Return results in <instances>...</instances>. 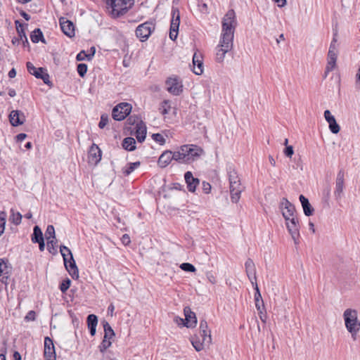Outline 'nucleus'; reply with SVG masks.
Here are the masks:
<instances>
[{"label": "nucleus", "mask_w": 360, "mask_h": 360, "mask_svg": "<svg viewBox=\"0 0 360 360\" xmlns=\"http://www.w3.org/2000/svg\"><path fill=\"white\" fill-rule=\"evenodd\" d=\"M356 87L360 89V72H359L356 75Z\"/></svg>", "instance_id": "13d9d810"}, {"label": "nucleus", "mask_w": 360, "mask_h": 360, "mask_svg": "<svg viewBox=\"0 0 360 360\" xmlns=\"http://www.w3.org/2000/svg\"><path fill=\"white\" fill-rule=\"evenodd\" d=\"M14 360H21V356L18 352H15L13 354Z\"/></svg>", "instance_id": "69168bd1"}, {"label": "nucleus", "mask_w": 360, "mask_h": 360, "mask_svg": "<svg viewBox=\"0 0 360 360\" xmlns=\"http://www.w3.org/2000/svg\"><path fill=\"white\" fill-rule=\"evenodd\" d=\"M131 110V105L128 103H121L117 105L112 112V118L117 121L123 120Z\"/></svg>", "instance_id": "6e6552de"}, {"label": "nucleus", "mask_w": 360, "mask_h": 360, "mask_svg": "<svg viewBox=\"0 0 360 360\" xmlns=\"http://www.w3.org/2000/svg\"><path fill=\"white\" fill-rule=\"evenodd\" d=\"M285 225L295 244L299 243L300 224L297 217H293L285 221Z\"/></svg>", "instance_id": "9b49d317"}, {"label": "nucleus", "mask_w": 360, "mask_h": 360, "mask_svg": "<svg viewBox=\"0 0 360 360\" xmlns=\"http://www.w3.org/2000/svg\"><path fill=\"white\" fill-rule=\"evenodd\" d=\"M60 25L63 32L69 37L75 36V26L73 23L65 18H60Z\"/></svg>", "instance_id": "a211bd4d"}, {"label": "nucleus", "mask_w": 360, "mask_h": 360, "mask_svg": "<svg viewBox=\"0 0 360 360\" xmlns=\"http://www.w3.org/2000/svg\"><path fill=\"white\" fill-rule=\"evenodd\" d=\"M6 213L0 211V225H6Z\"/></svg>", "instance_id": "6e6d98bb"}, {"label": "nucleus", "mask_w": 360, "mask_h": 360, "mask_svg": "<svg viewBox=\"0 0 360 360\" xmlns=\"http://www.w3.org/2000/svg\"><path fill=\"white\" fill-rule=\"evenodd\" d=\"M121 240L124 245H129L131 242L129 235L126 233L122 236Z\"/></svg>", "instance_id": "5fc2aeb1"}, {"label": "nucleus", "mask_w": 360, "mask_h": 360, "mask_svg": "<svg viewBox=\"0 0 360 360\" xmlns=\"http://www.w3.org/2000/svg\"><path fill=\"white\" fill-rule=\"evenodd\" d=\"M27 135L25 134L21 133L17 135V140L19 141H23L26 138Z\"/></svg>", "instance_id": "680f3d73"}, {"label": "nucleus", "mask_w": 360, "mask_h": 360, "mask_svg": "<svg viewBox=\"0 0 360 360\" xmlns=\"http://www.w3.org/2000/svg\"><path fill=\"white\" fill-rule=\"evenodd\" d=\"M25 319L27 321H34L35 312L34 311H30L25 317Z\"/></svg>", "instance_id": "603ef678"}, {"label": "nucleus", "mask_w": 360, "mask_h": 360, "mask_svg": "<svg viewBox=\"0 0 360 360\" xmlns=\"http://www.w3.org/2000/svg\"><path fill=\"white\" fill-rule=\"evenodd\" d=\"M76 58L78 61L84 60L85 58L90 60L91 59V56L89 54H86L84 51H82L77 54Z\"/></svg>", "instance_id": "49530a36"}, {"label": "nucleus", "mask_w": 360, "mask_h": 360, "mask_svg": "<svg viewBox=\"0 0 360 360\" xmlns=\"http://www.w3.org/2000/svg\"><path fill=\"white\" fill-rule=\"evenodd\" d=\"M193 63L194 66L193 72L197 75H200L203 72V62L201 53H195L193 57Z\"/></svg>", "instance_id": "b1692460"}, {"label": "nucleus", "mask_w": 360, "mask_h": 360, "mask_svg": "<svg viewBox=\"0 0 360 360\" xmlns=\"http://www.w3.org/2000/svg\"><path fill=\"white\" fill-rule=\"evenodd\" d=\"M324 117L326 120L329 124V129L330 131L333 134H338L340 130V127L337 123L335 117L331 115L330 110H325Z\"/></svg>", "instance_id": "412c9836"}, {"label": "nucleus", "mask_w": 360, "mask_h": 360, "mask_svg": "<svg viewBox=\"0 0 360 360\" xmlns=\"http://www.w3.org/2000/svg\"><path fill=\"white\" fill-rule=\"evenodd\" d=\"M172 20L170 25L169 38L174 41L178 35L179 27L180 24V13L177 8H172Z\"/></svg>", "instance_id": "9d476101"}, {"label": "nucleus", "mask_w": 360, "mask_h": 360, "mask_svg": "<svg viewBox=\"0 0 360 360\" xmlns=\"http://www.w3.org/2000/svg\"><path fill=\"white\" fill-rule=\"evenodd\" d=\"M171 108L170 105V101L168 100H165L160 105V107L159 108L160 112L162 115H167L169 113V110Z\"/></svg>", "instance_id": "c9c22d12"}, {"label": "nucleus", "mask_w": 360, "mask_h": 360, "mask_svg": "<svg viewBox=\"0 0 360 360\" xmlns=\"http://www.w3.org/2000/svg\"><path fill=\"white\" fill-rule=\"evenodd\" d=\"M200 336H203V341L210 343L212 341L210 330H208V325L206 321L201 320L200 322Z\"/></svg>", "instance_id": "a878e982"}, {"label": "nucleus", "mask_w": 360, "mask_h": 360, "mask_svg": "<svg viewBox=\"0 0 360 360\" xmlns=\"http://www.w3.org/2000/svg\"><path fill=\"white\" fill-rule=\"evenodd\" d=\"M152 138L155 141L159 143L160 145H164L165 143V139L161 134H153L152 135Z\"/></svg>", "instance_id": "79ce46f5"}, {"label": "nucleus", "mask_w": 360, "mask_h": 360, "mask_svg": "<svg viewBox=\"0 0 360 360\" xmlns=\"http://www.w3.org/2000/svg\"><path fill=\"white\" fill-rule=\"evenodd\" d=\"M20 14L25 20L27 21L30 20V16L24 11H21Z\"/></svg>", "instance_id": "052dcab7"}, {"label": "nucleus", "mask_w": 360, "mask_h": 360, "mask_svg": "<svg viewBox=\"0 0 360 360\" xmlns=\"http://www.w3.org/2000/svg\"><path fill=\"white\" fill-rule=\"evenodd\" d=\"M16 75V71L14 68H12L9 72H8V77L10 78H13L15 77Z\"/></svg>", "instance_id": "0e129e2a"}, {"label": "nucleus", "mask_w": 360, "mask_h": 360, "mask_svg": "<svg viewBox=\"0 0 360 360\" xmlns=\"http://www.w3.org/2000/svg\"><path fill=\"white\" fill-rule=\"evenodd\" d=\"M60 252L63 256L65 269L72 278L79 277V271L70 250L65 245L60 247Z\"/></svg>", "instance_id": "20e7f679"}, {"label": "nucleus", "mask_w": 360, "mask_h": 360, "mask_svg": "<svg viewBox=\"0 0 360 360\" xmlns=\"http://www.w3.org/2000/svg\"><path fill=\"white\" fill-rule=\"evenodd\" d=\"M172 160V153L169 150H166L160 156L158 163L160 167H166Z\"/></svg>", "instance_id": "cd10ccee"}, {"label": "nucleus", "mask_w": 360, "mask_h": 360, "mask_svg": "<svg viewBox=\"0 0 360 360\" xmlns=\"http://www.w3.org/2000/svg\"><path fill=\"white\" fill-rule=\"evenodd\" d=\"M278 7H283L286 4V0H273Z\"/></svg>", "instance_id": "bf43d9fd"}, {"label": "nucleus", "mask_w": 360, "mask_h": 360, "mask_svg": "<svg viewBox=\"0 0 360 360\" xmlns=\"http://www.w3.org/2000/svg\"><path fill=\"white\" fill-rule=\"evenodd\" d=\"M9 119L11 124L14 127L22 124L25 120L24 114L19 110H12Z\"/></svg>", "instance_id": "4be33fe9"}, {"label": "nucleus", "mask_w": 360, "mask_h": 360, "mask_svg": "<svg viewBox=\"0 0 360 360\" xmlns=\"http://www.w3.org/2000/svg\"><path fill=\"white\" fill-rule=\"evenodd\" d=\"M8 94L11 97H14L16 95V92H15V89H10L8 90Z\"/></svg>", "instance_id": "774afa93"}, {"label": "nucleus", "mask_w": 360, "mask_h": 360, "mask_svg": "<svg viewBox=\"0 0 360 360\" xmlns=\"http://www.w3.org/2000/svg\"><path fill=\"white\" fill-rule=\"evenodd\" d=\"M46 70L41 68V71H37V72H34V76L37 78V79H40L41 77L42 76V74L44 73Z\"/></svg>", "instance_id": "4d7b16f0"}, {"label": "nucleus", "mask_w": 360, "mask_h": 360, "mask_svg": "<svg viewBox=\"0 0 360 360\" xmlns=\"http://www.w3.org/2000/svg\"><path fill=\"white\" fill-rule=\"evenodd\" d=\"M180 268L183 271H188V272H195L196 270L195 267L190 263H182L180 265Z\"/></svg>", "instance_id": "58836bf2"}, {"label": "nucleus", "mask_w": 360, "mask_h": 360, "mask_svg": "<svg viewBox=\"0 0 360 360\" xmlns=\"http://www.w3.org/2000/svg\"><path fill=\"white\" fill-rule=\"evenodd\" d=\"M122 147L129 151H133L136 148V141L132 137H127L122 141Z\"/></svg>", "instance_id": "7c9ffc66"}, {"label": "nucleus", "mask_w": 360, "mask_h": 360, "mask_svg": "<svg viewBox=\"0 0 360 360\" xmlns=\"http://www.w3.org/2000/svg\"><path fill=\"white\" fill-rule=\"evenodd\" d=\"M108 120H109V118H108V115L103 114L101 117V120L99 122L98 127L101 129H103L108 123Z\"/></svg>", "instance_id": "c03bdc74"}, {"label": "nucleus", "mask_w": 360, "mask_h": 360, "mask_svg": "<svg viewBox=\"0 0 360 360\" xmlns=\"http://www.w3.org/2000/svg\"><path fill=\"white\" fill-rule=\"evenodd\" d=\"M175 321L176 322L177 324H183L184 325V323H185V319H183L181 318H179V317H176Z\"/></svg>", "instance_id": "338daca9"}, {"label": "nucleus", "mask_w": 360, "mask_h": 360, "mask_svg": "<svg viewBox=\"0 0 360 360\" xmlns=\"http://www.w3.org/2000/svg\"><path fill=\"white\" fill-rule=\"evenodd\" d=\"M102 152L98 146L93 143L88 153L89 162L92 165H97L101 160Z\"/></svg>", "instance_id": "2eb2a0df"}, {"label": "nucleus", "mask_w": 360, "mask_h": 360, "mask_svg": "<svg viewBox=\"0 0 360 360\" xmlns=\"http://www.w3.org/2000/svg\"><path fill=\"white\" fill-rule=\"evenodd\" d=\"M185 157V153L182 152V146L180 147L178 151L172 153V160L179 162L186 163Z\"/></svg>", "instance_id": "f704fd0d"}, {"label": "nucleus", "mask_w": 360, "mask_h": 360, "mask_svg": "<svg viewBox=\"0 0 360 360\" xmlns=\"http://www.w3.org/2000/svg\"><path fill=\"white\" fill-rule=\"evenodd\" d=\"M186 183L187 184L188 190L190 192H194L197 186L199 184L200 181L197 178H194L191 172H186L184 174Z\"/></svg>", "instance_id": "393cba45"}, {"label": "nucleus", "mask_w": 360, "mask_h": 360, "mask_svg": "<svg viewBox=\"0 0 360 360\" xmlns=\"http://www.w3.org/2000/svg\"><path fill=\"white\" fill-rule=\"evenodd\" d=\"M299 198L302 204L304 214L307 217L311 216L314 214V210L311 207L308 199L303 195H300Z\"/></svg>", "instance_id": "c85d7f7f"}, {"label": "nucleus", "mask_w": 360, "mask_h": 360, "mask_svg": "<svg viewBox=\"0 0 360 360\" xmlns=\"http://www.w3.org/2000/svg\"><path fill=\"white\" fill-rule=\"evenodd\" d=\"M57 244V240L56 239H50L47 240V247L48 250L50 252H52V249L54 250L55 246Z\"/></svg>", "instance_id": "de8ad7c7"}, {"label": "nucleus", "mask_w": 360, "mask_h": 360, "mask_svg": "<svg viewBox=\"0 0 360 360\" xmlns=\"http://www.w3.org/2000/svg\"><path fill=\"white\" fill-rule=\"evenodd\" d=\"M245 268L248 278L252 283V285L255 286V283H257V276L255 264L252 259L249 258L246 260L245 263Z\"/></svg>", "instance_id": "f3484780"}, {"label": "nucleus", "mask_w": 360, "mask_h": 360, "mask_svg": "<svg viewBox=\"0 0 360 360\" xmlns=\"http://www.w3.org/2000/svg\"><path fill=\"white\" fill-rule=\"evenodd\" d=\"M136 138L139 142H143L146 136V127L141 120L136 119Z\"/></svg>", "instance_id": "5701e85b"}, {"label": "nucleus", "mask_w": 360, "mask_h": 360, "mask_svg": "<svg viewBox=\"0 0 360 360\" xmlns=\"http://www.w3.org/2000/svg\"><path fill=\"white\" fill-rule=\"evenodd\" d=\"M22 217V214L20 212H13L12 214V222L15 225H18L21 223Z\"/></svg>", "instance_id": "37998d69"}, {"label": "nucleus", "mask_w": 360, "mask_h": 360, "mask_svg": "<svg viewBox=\"0 0 360 360\" xmlns=\"http://www.w3.org/2000/svg\"><path fill=\"white\" fill-rule=\"evenodd\" d=\"M184 312L185 315V323H184V326L187 328L195 327L197 323L195 314L188 307L184 308Z\"/></svg>", "instance_id": "6ab92c4d"}, {"label": "nucleus", "mask_w": 360, "mask_h": 360, "mask_svg": "<svg viewBox=\"0 0 360 360\" xmlns=\"http://www.w3.org/2000/svg\"><path fill=\"white\" fill-rule=\"evenodd\" d=\"M77 72L80 77H83L86 73L87 71V65L84 63H79L77 65Z\"/></svg>", "instance_id": "ea45409f"}, {"label": "nucleus", "mask_w": 360, "mask_h": 360, "mask_svg": "<svg viewBox=\"0 0 360 360\" xmlns=\"http://www.w3.org/2000/svg\"><path fill=\"white\" fill-rule=\"evenodd\" d=\"M44 239L43 233L41 229L38 226H35L33 229V233L32 235V241L34 243L39 242Z\"/></svg>", "instance_id": "473e14b6"}, {"label": "nucleus", "mask_w": 360, "mask_h": 360, "mask_svg": "<svg viewBox=\"0 0 360 360\" xmlns=\"http://www.w3.org/2000/svg\"><path fill=\"white\" fill-rule=\"evenodd\" d=\"M131 0H108L107 4L111 8L113 17H119L125 14L131 7Z\"/></svg>", "instance_id": "39448f33"}, {"label": "nucleus", "mask_w": 360, "mask_h": 360, "mask_svg": "<svg viewBox=\"0 0 360 360\" xmlns=\"http://www.w3.org/2000/svg\"><path fill=\"white\" fill-rule=\"evenodd\" d=\"M294 153L293 148L292 146H287L284 150V154L288 157L291 158Z\"/></svg>", "instance_id": "8fccbe9b"}, {"label": "nucleus", "mask_w": 360, "mask_h": 360, "mask_svg": "<svg viewBox=\"0 0 360 360\" xmlns=\"http://www.w3.org/2000/svg\"><path fill=\"white\" fill-rule=\"evenodd\" d=\"M30 39L33 43H38L39 41L45 43L43 33L39 28L35 29L30 34Z\"/></svg>", "instance_id": "2f4dec72"}, {"label": "nucleus", "mask_w": 360, "mask_h": 360, "mask_svg": "<svg viewBox=\"0 0 360 360\" xmlns=\"http://www.w3.org/2000/svg\"><path fill=\"white\" fill-rule=\"evenodd\" d=\"M140 165L141 162L139 161L129 163L127 167L122 169L123 174L125 176H129L136 168L139 167Z\"/></svg>", "instance_id": "72a5a7b5"}, {"label": "nucleus", "mask_w": 360, "mask_h": 360, "mask_svg": "<svg viewBox=\"0 0 360 360\" xmlns=\"http://www.w3.org/2000/svg\"><path fill=\"white\" fill-rule=\"evenodd\" d=\"M40 79H41L43 80V82H44L46 84H47V85H49V86H52V83H51V81H50V79H49V74L46 72V71L44 73H43V74H42V76L41 77V78H40Z\"/></svg>", "instance_id": "09e8293b"}, {"label": "nucleus", "mask_w": 360, "mask_h": 360, "mask_svg": "<svg viewBox=\"0 0 360 360\" xmlns=\"http://www.w3.org/2000/svg\"><path fill=\"white\" fill-rule=\"evenodd\" d=\"M44 357L46 360H56L54 345L49 337L44 338Z\"/></svg>", "instance_id": "dca6fc26"}, {"label": "nucleus", "mask_w": 360, "mask_h": 360, "mask_svg": "<svg viewBox=\"0 0 360 360\" xmlns=\"http://www.w3.org/2000/svg\"><path fill=\"white\" fill-rule=\"evenodd\" d=\"M202 190L205 193H209L211 191V185L205 181L202 182Z\"/></svg>", "instance_id": "3c124183"}, {"label": "nucleus", "mask_w": 360, "mask_h": 360, "mask_svg": "<svg viewBox=\"0 0 360 360\" xmlns=\"http://www.w3.org/2000/svg\"><path fill=\"white\" fill-rule=\"evenodd\" d=\"M343 319L345 328L355 340L360 330V321L358 319L357 311L350 308L347 309L343 313Z\"/></svg>", "instance_id": "f03ea898"}, {"label": "nucleus", "mask_w": 360, "mask_h": 360, "mask_svg": "<svg viewBox=\"0 0 360 360\" xmlns=\"http://www.w3.org/2000/svg\"><path fill=\"white\" fill-rule=\"evenodd\" d=\"M45 236L47 240L50 239H56L55 229L53 225H49L45 232Z\"/></svg>", "instance_id": "e433bc0d"}, {"label": "nucleus", "mask_w": 360, "mask_h": 360, "mask_svg": "<svg viewBox=\"0 0 360 360\" xmlns=\"http://www.w3.org/2000/svg\"><path fill=\"white\" fill-rule=\"evenodd\" d=\"M11 272L8 273V274L1 275V278L0 279L1 282L4 283L5 285H7L8 283L9 278L11 276Z\"/></svg>", "instance_id": "864d4df0"}, {"label": "nucleus", "mask_w": 360, "mask_h": 360, "mask_svg": "<svg viewBox=\"0 0 360 360\" xmlns=\"http://www.w3.org/2000/svg\"><path fill=\"white\" fill-rule=\"evenodd\" d=\"M344 189V172L340 171L335 180V189L334 195L337 199H340Z\"/></svg>", "instance_id": "aec40b11"}, {"label": "nucleus", "mask_w": 360, "mask_h": 360, "mask_svg": "<svg viewBox=\"0 0 360 360\" xmlns=\"http://www.w3.org/2000/svg\"><path fill=\"white\" fill-rule=\"evenodd\" d=\"M37 243H39V248L40 251H44V248H45V244H44V239L42 240H40L39 242H37Z\"/></svg>", "instance_id": "e2e57ef3"}, {"label": "nucleus", "mask_w": 360, "mask_h": 360, "mask_svg": "<svg viewBox=\"0 0 360 360\" xmlns=\"http://www.w3.org/2000/svg\"><path fill=\"white\" fill-rule=\"evenodd\" d=\"M166 86L167 91L175 96L179 95L183 91V86L176 77L168 78Z\"/></svg>", "instance_id": "4468645a"}, {"label": "nucleus", "mask_w": 360, "mask_h": 360, "mask_svg": "<svg viewBox=\"0 0 360 360\" xmlns=\"http://www.w3.org/2000/svg\"><path fill=\"white\" fill-rule=\"evenodd\" d=\"M283 217H284L285 221H288V219L297 217L295 216V206L290 202L286 198H283L281 202L280 206Z\"/></svg>", "instance_id": "f8f14e48"}, {"label": "nucleus", "mask_w": 360, "mask_h": 360, "mask_svg": "<svg viewBox=\"0 0 360 360\" xmlns=\"http://www.w3.org/2000/svg\"><path fill=\"white\" fill-rule=\"evenodd\" d=\"M335 34L334 37L330 44L329 51L328 53V63L326 67L325 77H327V74L332 71L336 65V60L338 58V49L337 44V39Z\"/></svg>", "instance_id": "0eeeda50"}, {"label": "nucleus", "mask_w": 360, "mask_h": 360, "mask_svg": "<svg viewBox=\"0 0 360 360\" xmlns=\"http://www.w3.org/2000/svg\"><path fill=\"white\" fill-rule=\"evenodd\" d=\"M71 283V281L69 278H66L63 281V282L60 285V290L62 292H65L68 289L70 288Z\"/></svg>", "instance_id": "a19ab883"}, {"label": "nucleus", "mask_w": 360, "mask_h": 360, "mask_svg": "<svg viewBox=\"0 0 360 360\" xmlns=\"http://www.w3.org/2000/svg\"><path fill=\"white\" fill-rule=\"evenodd\" d=\"M182 152L185 153L186 163L195 161L205 154L204 150L201 147L194 144L182 146Z\"/></svg>", "instance_id": "423d86ee"}, {"label": "nucleus", "mask_w": 360, "mask_h": 360, "mask_svg": "<svg viewBox=\"0 0 360 360\" xmlns=\"http://www.w3.org/2000/svg\"><path fill=\"white\" fill-rule=\"evenodd\" d=\"M153 29H154V26L152 23L144 22L137 27L136 30V37L143 41L149 37Z\"/></svg>", "instance_id": "ddd939ff"}, {"label": "nucleus", "mask_w": 360, "mask_h": 360, "mask_svg": "<svg viewBox=\"0 0 360 360\" xmlns=\"http://www.w3.org/2000/svg\"><path fill=\"white\" fill-rule=\"evenodd\" d=\"M27 69L30 74L34 75V72L37 71H41V68H35L34 65L31 62H27Z\"/></svg>", "instance_id": "a18cd8bd"}, {"label": "nucleus", "mask_w": 360, "mask_h": 360, "mask_svg": "<svg viewBox=\"0 0 360 360\" xmlns=\"http://www.w3.org/2000/svg\"><path fill=\"white\" fill-rule=\"evenodd\" d=\"M254 287L255 289V307L257 308V310L258 311V314H262V310H264V304L257 283H255V285Z\"/></svg>", "instance_id": "bb28decb"}, {"label": "nucleus", "mask_w": 360, "mask_h": 360, "mask_svg": "<svg viewBox=\"0 0 360 360\" xmlns=\"http://www.w3.org/2000/svg\"><path fill=\"white\" fill-rule=\"evenodd\" d=\"M88 327L96 326L98 323L97 316L94 314H89L87 316Z\"/></svg>", "instance_id": "4c0bfd02"}, {"label": "nucleus", "mask_w": 360, "mask_h": 360, "mask_svg": "<svg viewBox=\"0 0 360 360\" xmlns=\"http://www.w3.org/2000/svg\"><path fill=\"white\" fill-rule=\"evenodd\" d=\"M236 25L235 11L233 9L229 10L223 18L219 43L216 47L215 60L217 63H223L226 53L232 50Z\"/></svg>", "instance_id": "f257e3e1"}, {"label": "nucleus", "mask_w": 360, "mask_h": 360, "mask_svg": "<svg viewBox=\"0 0 360 360\" xmlns=\"http://www.w3.org/2000/svg\"><path fill=\"white\" fill-rule=\"evenodd\" d=\"M202 340H200L198 337H193L191 340V343L197 352H200L203 349L205 345H210L207 342L203 341V336H201Z\"/></svg>", "instance_id": "c756f323"}, {"label": "nucleus", "mask_w": 360, "mask_h": 360, "mask_svg": "<svg viewBox=\"0 0 360 360\" xmlns=\"http://www.w3.org/2000/svg\"><path fill=\"white\" fill-rule=\"evenodd\" d=\"M103 326L105 334L103 340L99 346V349L101 352H103L111 346V339L115 336L114 330H112V327L110 326L108 322L103 321Z\"/></svg>", "instance_id": "1a4fd4ad"}, {"label": "nucleus", "mask_w": 360, "mask_h": 360, "mask_svg": "<svg viewBox=\"0 0 360 360\" xmlns=\"http://www.w3.org/2000/svg\"><path fill=\"white\" fill-rule=\"evenodd\" d=\"M229 189L231 200L232 202L237 203L243 191V186L240 184V178L235 170L229 172Z\"/></svg>", "instance_id": "7ed1b4c3"}]
</instances>
